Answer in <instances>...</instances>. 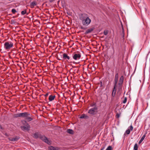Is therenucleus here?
Listing matches in <instances>:
<instances>
[{
    "mask_svg": "<svg viewBox=\"0 0 150 150\" xmlns=\"http://www.w3.org/2000/svg\"><path fill=\"white\" fill-rule=\"evenodd\" d=\"M97 110L98 108L97 106H96L89 109L88 111V113L91 115H94L97 112Z\"/></svg>",
    "mask_w": 150,
    "mask_h": 150,
    "instance_id": "f257e3e1",
    "label": "nucleus"
},
{
    "mask_svg": "<svg viewBox=\"0 0 150 150\" xmlns=\"http://www.w3.org/2000/svg\"><path fill=\"white\" fill-rule=\"evenodd\" d=\"M82 21V23L84 25L87 26L91 22L90 19L88 17H87L86 18L81 19Z\"/></svg>",
    "mask_w": 150,
    "mask_h": 150,
    "instance_id": "f03ea898",
    "label": "nucleus"
},
{
    "mask_svg": "<svg viewBox=\"0 0 150 150\" xmlns=\"http://www.w3.org/2000/svg\"><path fill=\"white\" fill-rule=\"evenodd\" d=\"M13 46V43L11 42H6L4 44V47L6 50L9 49Z\"/></svg>",
    "mask_w": 150,
    "mask_h": 150,
    "instance_id": "7ed1b4c3",
    "label": "nucleus"
},
{
    "mask_svg": "<svg viewBox=\"0 0 150 150\" xmlns=\"http://www.w3.org/2000/svg\"><path fill=\"white\" fill-rule=\"evenodd\" d=\"M124 81V77L123 76H121L118 81L117 85L119 88H121Z\"/></svg>",
    "mask_w": 150,
    "mask_h": 150,
    "instance_id": "20e7f679",
    "label": "nucleus"
},
{
    "mask_svg": "<svg viewBox=\"0 0 150 150\" xmlns=\"http://www.w3.org/2000/svg\"><path fill=\"white\" fill-rule=\"evenodd\" d=\"M41 139L49 145H50L51 144V141L49 140L45 136L41 137Z\"/></svg>",
    "mask_w": 150,
    "mask_h": 150,
    "instance_id": "39448f33",
    "label": "nucleus"
},
{
    "mask_svg": "<svg viewBox=\"0 0 150 150\" xmlns=\"http://www.w3.org/2000/svg\"><path fill=\"white\" fill-rule=\"evenodd\" d=\"M20 127L21 129L24 131H29L30 130V126L29 124H28V125L26 126H21Z\"/></svg>",
    "mask_w": 150,
    "mask_h": 150,
    "instance_id": "423d86ee",
    "label": "nucleus"
},
{
    "mask_svg": "<svg viewBox=\"0 0 150 150\" xmlns=\"http://www.w3.org/2000/svg\"><path fill=\"white\" fill-rule=\"evenodd\" d=\"M81 57V55L79 54H74L73 56V58L75 60L80 59Z\"/></svg>",
    "mask_w": 150,
    "mask_h": 150,
    "instance_id": "0eeeda50",
    "label": "nucleus"
},
{
    "mask_svg": "<svg viewBox=\"0 0 150 150\" xmlns=\"http://www.w3.org/2000/svg\"><path fill=\"white\" fill-rule=\"evenodd\" d=\"M118 73H116L113 83L114 84L117 85L118 81Z\"/></svg>",
    "mask_w": 150,
    "mask_h": 150,
    "instance_id": "6e6552de",
    "label": "nucleus"
},
{
    "mask_svg": "<svg viewBox=\"0 0 150 150\" xmlns=\"http://www.w3.org/2000/svg\"><path fill=\"white\" fill-rule=\"evenodd\" d=\"M20 117H25L27 116L30 115V113L28 112H24L23 113H20Z\"/></svg>",
    "mask_w": 150,
    "mask_h": 150,
    "instance_id": "1a4fd4ad",
    "label": "nucleus"
},
{
    "mask_svg": "<svg viewBox=\"0 0 150 150\" xmlns=\"http://www.w3.org/2000/svg\"><path fill=\"white\" fill-rule=\"evenodd\" d=\"M95 29L93 27L87 29L84 33L85 35H87L88 34L91 33Z\"/></svg>",
    "mask_w": 150,
    "mask_h": 150,
    "instance_id": "9d476101",
    "label": "nucleus"
},
{
    "mask_svg": "<svg viewBox=\"0 0 150 150\" xmlns=\"http://www.w3.org/2000/svg\"><path fill=\"white\" fill-rule=\"evenodd\" d=\"M63 58L64 59H70V58L69 56H68L67 54L66 53H64L63 54Z\"/></svg>",
    "mask_w": 150,
    "mask_h": 150,
    "instance_id": "9b49d317",
    "label": "nucleus"
},
{
    "mask_svg": "<svg viewBox=\"0 0 150 150\" xmlns=\"http://www.w3.org/2000/svg\"><path fill=\"white\" fill-rule=\"evenodd\" d=\"M48 150H59V149L57 147L50 146L48 147Z\"/></svg>",
    "mask_w": 150,
    "mask_h": 150,
    "instance_id": "f8f14e48",
    "label": "nucleus"
},
{
    "mask_svg": "<svg viewBox=\"0 0 150 150\" xmlns=\"http://www.w3.org/2000/svg\"><path fill=\"white\" fill-rule=\"evenodd\" d=\"M32 115L30 113V115H28L25 117V119L27 120L28 121H30L33 120V118L31 117Z\"/></svg>",
    "mask_w": 150,
    "mask_h": 150,
    "instance_id": "ddd939ff",
    "label": "nucleus"
},
{
    "mask_svg": "<svg viewBox=\"0 0 150 150\" xmlns=\"http://www.w3.org/2000/svg\"><path fill=\"white\" fill-rule=\"evenodd\" d=\"M37 4L35 1H33L30 3V6L31 8H33L34 6H36Z\"/></svg>",
    "mask_w": 150,
    "mask_h": 150,
    "instance_id": "4468645a",
    "label": "nucleus"
},
{
    "mask_svg": "<svg viewBox=\"0 0 150 150\" xmlns=\"http://www.w3.org/2000/svg\"><path fill=\"white\" fill-rule=\"evenodd\" d=\"M55 97V95H51L49 96V100L50 101H51L53 100Z\"/></svg>",
    "mask_w": 150,
    "mask_h": 150,
    "instance_id": "2eb2a0df",
    "label": "nucleus"
},
{
    "mask_svg": "<svg viewBox=\"0 0 150 150\" xmlns=\"http://www.w3.org/2000/svg\"><path fill=\"white\" fill-rule=\"evenodd\" d=\"M105 80H103L102 82V81H100V87H103V88L104 87V86L105 85Z\"/></svg>",
    "mask_w": 150,
    "mask_h": 150,
    "instance_id": "dca6fc26",
    "label": "nucleus"
},
{
    "mask_svg": "<svg viewBox=\"0 0 150 150\" xmlns=\"http://www.w3.org/2000/svg\"><path fill=\"white\" fill-rule=\"evenodd\" d=\"M81 118H85L88 119L89 118V117L86 115L83 114H82L80 117Z\"/></svg>",
    "mask_w": 150,
    "mask_h": 150,
    "instance_id": "f3484780",
    "label": "nucleus"
},
{
    "mask_svg": "<svg viewBox=\"0 0 150 150\" xmlns=\"http://www.w3.org/2000/svg\"><path fill=\"white\" fill-rule=\"evenodd\" d=\"M117 86V85L116 84H114V88L113 90V91L112 92L115 93V94L116 93V92L117 91L116 88Z\"/></svg>",
    "mask_w": 150,
    "mask_h": 150,
    "instance_id": "a211bd4d",
    "label": "nucleus"
},
{
    "mask_svg": "<svg viewBox=\"0 0 150 150\" xmlns=\"http://www.w3.org/2000/svg\"><path fill=\"white\" fill-rule=\"evenodd\" d=\"M67 133L72 134H73L74 133L73 130L72 129H67Z\"/></svg>",
    "mask_w": 150,
    "mask_h": 150,
    "instance_id": "6ab92c4d",
    "label": "nucleus"
},
{
    "mask_svg": "<svg viewBox=\"0 0 150 150\" xmlns=\"http://www.w3.org/2000/svg\"><path fill=\"white\" fill-rule=\"evenodd\" d=\"M146 137V134H144L141 138V139L139 142V144H140L144 140Z\"/></svg>",
    "mask_w": 150,
    "mask_h": 150,
    "instance_id": "aec40b11",
    "label": "nucleus"
},
{
    "mask_svg": "<svg viewBox=\"0 0 150 150\" xmlns=\"http://www.w3.org/2000/svg\"><path fill=\"white\" fill-rule=\"evenodd\" d=\"M21 122L22 124L24 126H26L28 125V123H27L26 121L25 120H21Z\"/></svg>",
    "mask_w": 150,
    "mask_h": 150,
    "instance_id": "412c9836",
    "label": "nucleus"
},
{
    "mask_svg": "<svg viewBox=\"0 0 150 150\" xmlns=\"http://www.w3.org/2000/svg\"><path fill=\"white\" fill-rule=\"evenodd\" d=\"M138 149V146L137 144H135L134 147V150H137Z\"/></svg>",
    "mask_w": 150,
    "mask_h": 150,
    "instance_id": "4be33fe9",
    "label": "nucleus"
},
{
    "mask_svg": "<svg viewBox=\"0 0 150 150\" xmlns=\"http://www.w3.org/2000/svg\"><path fill=\"white\" fill-rule=\"evenodd\" d=\"M20 113L17 114L15 115L14 116V117L15 118H18L20 117Z\"/></svg>",
    "mask_w": 150,
    "mask_h": 150,
    "instance_id": "5701e85b",
    "label": "nucleus"
},
{
    "mask_svg": "<svg viewBox=\"0 0 150 150\" xmlns=\"http://www.w3.org/2000/svg\"><path fill=\"white\" fill-rule=\"evenodd\" d=\"M90 106L91 107L94 106V107H95L96 106H97L96 103H94V102L93 103H91V104H90Z\"/></svg>",
    "mask_w": 150,
    "mask_h": 150,
    "instance_id": "b1692460",
    "label": "nucleus"
},
{
    "mask_svg": "<svg viewBox=\"0 0 150 150\" xmlns=\"http://www.w3.org/2000/svg\"><path fill=\"white\" fill-rule=\"evenodd\" d=\"M34 137L35 138H37L38 137V134L37 133H35L34 134Z\"/></svg>",
    "mask_w": 150,
    "mask_h": 150,
    "instance_id": "393cba45",
    "label": "nucleus"
},
{
    "mask_svg": "<svg viewBox=\"0 0 150 150\" xmlns=\"http://www.w3.org/2000/svg\"><path fill=\"white\" fill-rule=\"evenodd\" d=\"M115 93H114L112 92V97L111 98V100H113L114 98L115 97Z\"/></svg>",
    "mask_w": 150,
    "mask_h": 150,
    "instance_id": "a878e982",
    "label": "nucleus"
},
{
    "mask_svg": "<svg viewBox=\"0 0 150 150\" xmlns=\"http://www.w3.org/2000/svg\"><path fill=\"white\" fill-rule=\"evenodd\" d=\"M108 33V30H105L103 32V34L105 35H107Z\"/></svg>",
    "mask_w": 150,
    "mask_h": 150,
    "instance_id": "bb28decb",
    "label": "nucleus"
},
{
    "mask_svg": "<svg viewBox=\"0 0 150 150\" xmlns=\"http://www.w3.org/2000/svg\"><path fill=\"white\" fill-rule=\"evenodd\" d=\"M8 139L11 141L15 142V140L14 138L10 137L8 138Z\"/></svg>",
    "mask_w": 150,
    "mask_h": 150,
    "instance_id": "cd10ccee",
    "label": "nucleus"
},
{
    "mask_svg": "<svg viewBox=\"0 0 150 150\" xmlns=\"http://www.w3.org/2000/svg\"><path fill=\"white\" fill-rule=\"evenodd\" d=\"M112 147L111 146H108L106 150H112Z\"/></svg>",
    "mask_w": 150,
    "mask_h": 150,
    "instance_id": "c85d7f7f",
    "label": "nucleus"
},
{
    "mask_svg": "<svg viewBox=\"0 0 150 150\" xmlns=\"http://www.w3.org/2000/svg\"><path fill=\"white\" fill-rule=\"evenodd\" d=\"M26 10H24L22 11L21 12V14L22 15H24L26 14Z\"/></svg>",
    "mask_w": 150,
    "mask_h": 150,
    "instance_id": "c756f323",
    "label": "nucleus"
},
{
    "mask_svg": "<svg viewBox=\"0 0 150 150\" xmlns=\"http://www.w3.org/2000/svg\"><path fill=\"white\" fill-rule=\"evenodd\" d=\"M127 98L126 97H125L124 100L123 101V103H125L127 101Z\"/></svg>",
    "mask_w": 150,
    "mask_h": 150,
    "instance_id": "7c9ffc66",
    "label": "nucleus"
},
{
    "mask_svg": "<svg viewBox=\"0 0 150 150\" xmlns=\"http://www.w3.org/2000/svg\"><path fill=\"white\" fill-rule=\"evenodd\" d=\"M126 133L127 134H129V133H130V130L129 129H127L126 131Z\"/></svg>",
    "mask_w": 150,
    "mask_h": 150,
    "instance_id": "2f4dec72",
    "label": "nucleus"
},
{
    "mask_svg": "<svg viewBox=\"0 0 150 150\" xmlns=\"http://www.w3.org/2000/svg\"><path fill=\"white\" fill-rule=\"evenodd\" d=\"M11 11L12 13L13 14L15 13L16 12V9H13Z\"/></svg>",
    "mask_w": 150,
    "mask_h": 150,
    "instance_id": "473e14b6",
    "label": "nucleus"
},
{
    "mask_svg": "<svg viewBox=\"0 0 150 150\" xmlns=\"http://www.w3.org/2000/svg\"><path fill=\"white\" fill-rule=\"evenodd\" d=\"M14 138V139L15 140V141H17L19 139V138L18 137H16L15 138Z\"/></svg>",
    "mask_w": 150,
    "mask_h": 150,
    "instance_id": "72a5a7b5",
    "label": "nucleus"
},
{
    "mask_svg": "<svg viewBox=\"0 0 150 150\" xmlns=\"http://www.w3.org/2000/svg\"><path fill=\"white\" fill-rule=\"evenodd\" d=\"M129 129L131 131H132L133 130V126H132V125H131L130 126H129Z\"/></svg>",
    "mask_w": 150,
    "mask_h": 150,
    "instance_id": "f704fd0d",
    "label": "nucleus"
},
{
    "mask_svg": "<svg viewBox=\"0 0 150 150\" xmlns=\"http://www.w3.org/2000/svg\"><path fill=\"white\" fill-rule=\"evenodd\" d=\"M81 29H83V30H86V29L87 28H86V27H83V26H81Z\"/></svg>",
    "mask_w": 150,
    "mask_h": 150,
    "instance_id": "c9c22d12",
    "label": "nucleus"
},
{
    "mask_svg": "<svg viewBox=\"0 0 150 150\" xmlns=\"http://www.w3.org/2000/svg\"><path fill=\"white\" fill-rule=\"evenodd\" d=\"M122 33L124 34V28H123V27H122Z\"/></svg>",
    "mask_w": 150,
    "mask_h": 150,
    "instance_id": "e433bc0d",
    "label": "nucleus"
},
{
    "mask_svg": "<svg viewBox=\"0 0 150 150\" xmlns=\"http://www.w3.org/2000/svg\"><path fill=\"white\" fill-rule=\"evenodd\" d=\"M67 14L69 16H71V13L70 12H67Z\"/></svg>",
    "mask_w": 150,
    "mask_h": 150,
    "instance_id": "4c0bfd02",
    "label": "nucleus"
},
{
    "mask_svg": "<svg viewBox=\"0 0 150 150\" xmlns=\"http://www.w3.org/2000/svg\"><path fill=\"white\" fill-rule=\"evenodd\" d=\"M116 116L117 118H119L120 117V114L117 113L116 114Z\"/></svg>",
    "mask_w": 150,
    "mask_h": 150,
    "instance_id": "58836bf2",
    "label": "nucleus"
},
{
    "mask_svg": "<svg viewBox=\"0 0 150 150\" xmlns=\"http://www.w3.org/2000/svg\"><path fill=\"white\" fill-rule=\"evenodd\" d=\"M0 129H3L4 128L1 126V125L0 124Z\"/></svg>",
    "mask_w": 150,
    "mask_h": 150,
    "instance_id": "ea45409f",
    "label": "nucleus"
},
{
    "mask_svg": "<svg viewBox=\"0 0 150 150\" xmlns=\"http://www.w3.org/2000/svg\"><path fill=\"white\" fill-rule=\"evenodd\" d=\"M48 95V93H47L45 95V97H47Z\"/></svg>",
    "mask_w": 150,
    "mask_h": 150,
    "instance_id": "a19ab883",
    "label": "nucleus"
},
{
    "mask_svg": "<svg viewBox=\"0 0 150 150\" xmlns=\"http://www.w3.org/2000/svg\"><path fill=\"white\" fill-rule=\"evenodd\" d=\"M120 22H121V24L122 28V27H123V25L122 24V22L121 21Z\"/></svg>",
    "mask_w": 150,
    "mask_h": 150,
    "instance_id": "79ce46f5",
    "label": "nucleus"
},
{
    "mask_svg": "<svg viewBox=\"0 0 150 150\" xmlns=\"http://www.w3.org/2000/svg\"><path fill=\"white\" fill-rule=\"evenodd\" d=\"M54 0H49V1H50V2H52L53 1H54Z\"/></svg>",
    "mask_w": 150,
    "mask_h": 150,
    "instance_id": "37998d69",
    "label": "nucleus"
},
{
    "mask_svg": "<svg viewBox=\"0 0 150 150\" xmlns=\"http://www.w3.org/2000/svg\"><path fill=\"white\" fill-rule=\"evenodd\" d=\"M105 147L104 146L103 147H102L100 150H103L104 149Z\"/></svg>",
    "mask_w": 150,
    "mask_h": 150,
    "instance_id": "c03bdc74",
    "label": "nucleus"
},
{
    "mask_svg": "<svg viewBox=\"0 0 150 150\" xmlns=\"http://www.w3.org/2000/svg\"><path fill=\"white\" fill-rule=\"evenodd\" d=\"M5 135H6V136H7V133H5Z\"/></svg>",
    "mask_w": 150,
    "mask_h": 150,
    "instance_id": "a18cd8bd",
    "label": "nucleus"
},
{
    "mask_svg": "<svg viewBox=\"0 0 150 150\" xmlns=\"http://www.w3.org/2000/svg\"><path fill=\"white\" fill-rule=\"evenodd\" d=\"M84 15H85V16L86 15H85V14H84Z\"/></svg>",
    "mask_w": 150,
    "mask_h": 150,
    "instance_id": "49530a36",
    "label": "nucleus"
}]
</instances>
